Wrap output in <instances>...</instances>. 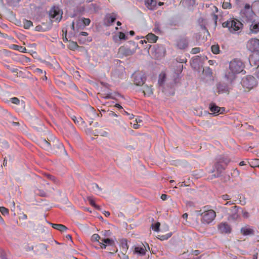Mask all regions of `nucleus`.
<instances>
[{"instance_id": "1", "label": "nucleus", "mask_w": 259, "mask_h": 259, "mask_svg": "<svg viewBox=\"0 0 259 259\" xmlns=\"http://www.w3.org/2000/svg\"><path fill=\"white\" fill-rule=\"evenodd\" d=\"M243 64L240 60H233L230 62L229 69L225 73V77L231 83L235 79L236 74L243 71Z\"/></svg>"}, {"instance_id": "2", "label": "nucleus", "mask_w": 259, "mask_h": 259, "mask_svg": "<svg viewBox=\"0 0 259 259\" xmlns=\"http://www.w3.org/2000/svg\"><path fill=\"white\" fill-rule=\"evenodd\" d=\"M203 211L201 213L202 215L201 222L203 224H209L211 223L216 217L215 212L211 209H208V206H204Z\"/></svg>"}, {"instance_id": "3", "label": "nucleus", "mask_w": 259, "mask_h": 259, "mask_svg": "<svg viewBox=\"0 0 259 259\" xmlns=\"http://www.w3.org/2000/svg\"><path fill=\"white\" fill-rule=\"evenodd\" d=\"M224 27H228L231 33H235L242 28V24L236 19L230 20L223 23Z\"/></svg>"}, {"instance_id": "4", "label": "nucleus", "mask_w": 259, "mask_h": 259, "mask_svg": "<svg viewBox=\"0 0 259 259\" xmlns=\"http://www.w3.org/2000/svg\"><path fill=\"white\" fill-rule=\"evenodd\" d=\"M137 45L135 42L131 43L130 46L125 45L120 47L118 54L120 56H128L133 55L136 52Z\"/></svg>"}, {"instance_id": "5", "label": "nucleus", "mask_w": 259, "mask_h": 259, "mask_svg": "<svg viewBox=\"0 0 259 259\" xmlns=\"http://www.w3.org/2000/svg\"><path fill=\"white\" fill-rule=\"evenodd\" d=\"M249 61L250 65L255 68V74L259 78V52H254L250 56Z\"/></svg>"}, {"instance_id": "6", "label": "nucleus", "mask_w": 259, "mask_h": 259, "mask_svg": "<svg viewBox=\"0 0 259 259\" xmlns=\"http://www.w3.org/2000/svg\"><path fill=\"white\" fill-rule=\"evenodd\" d=\"M241 208L235 205L232 207L228 212V220L229 221H235L240 219L239 210Z\"/></svg>"}, {"instance_id": "7", "label": "nucleus", "mask_w": 259, "mask_h": 259, "mask_svg": "<svg viewBox=\"0 0 259 259\" xmlns=\"http://www.w3.org/2000/svg\"><path fill=\"white\" fill-rule=\"evenodd\" d=\"M256 84V80L252 76H248L242 80L243 87L248 90L253 89Z\"/></svg>"}, {"instance_id": "8", "label": "nucleus", "mask_w": 259, "mask_h": 259, "mask_svg": "<svg viewBox=\"0 0 259 259\" xmlns=\"http://www.w3.org/2000/svg\"><path fill=\"white\" fill-rule=\"evenodd\" d=\"M247 49L251 52H258L259 49V39L256 38H251L249 39L246 44Z\"/></svg>"}, {"instance_id": "9", "label": "nucleus", "mask_w": 259, "mask_h": 259, "mask_svg": "<svg viewBox=\"0 0 259 259\" xmlns=\"http://www.w3.org/2000/svg\"><path fill=\"white\" fill-rule=\"evenodd\" d=\"M134 82L136 85H142L145 81L144 74L140 72H135L133 75Z\"/></svg>"}, {"instance_id": "10", "label": "nucleus", "mask_w": 259, "mask_h": 259, "mask_svg": "<svg viewBox=\"0 0 259 259\" xmlns=\"http://www.w3.org/2000/svg\"><path fill=\"white\" fill-rule=\"evenodd\" d=\"M249 32L250 33L256 34L259 32V21L253 20L249 22Z\"/></svg>"}, {"instance_id": "11", "label": "nucleus", "mask_w": 259, "mask_h": 259, "mask_svg": "<svg viewBox=\"0 0 259 259\" xmlns=\"http://www.w3.org/2000/svg\"><path fill=\"white\" fill-rule=\"evenodd\" d=\"M177 47L178 49L184 50L188 46V41L186 37H181L177 41Z\"/></svg>"}, {"instance_id": "12", "label": "nucleus", "mask_w": 259, "mask_h": 259, "mask_svg": "<svg viewBox=\"0 0 259 259\" xmlns=\"http://www.w3.org/2000/svg\"><path fill=\"white\" fill-rule=\"evenodd\" d=\"M147 251L146 246L142 243L135 246L134 249V253L140 255H145Z\"/></svg>"}, {"instance_id": "13", "label": "nucleus", "mask_w": 259, "mask_h": 259, "mask_svg": "<svg viewBox=\"0 0 259 259\" xmlns=\"http://www.w3.org/2000/svg\"><path fill=\"white\" fill-rule=\"evenodd\" d=\"M102 242L100 243V245L101 248L105 249L107 245H113L114 241L113 240L110 238H102Z\"/></svg>"}, {"instance_id": "14", "label": "nucleus", "mask_w": 259, "mask_h": 259, "mask_svg": "<svg viewBox=\"0 0 259 259\" xmlns=\"http://www.w3.org/2000/svg\"><path fill=\"white\" fill-rule=\"evenodd\" d=\"M50 15L52 18H55L58 21H60L62 18V15L59 11H57L55 8H53L50 11Z\"/></svg>"}, {"instance_id": "15", "label": "nucleus", "mask_w": 259, "mask_h": 259, "mask_svg": "<svg viewBox=\"0 0 259 259\" xmlns=\"http://www.w3.org/2000/svg\"><path fill=\"white\" fill-rule=\"evenodd\" d=\"M218 229L222 233H228L231 232V228L227 223H221L218 226Z\"/></svg>"}, {"instance_id": "16", "label": "nucleus", "mask_w": 259, "mask_h": 259, "mask_svg": "<svg viewBox=\"0 0 259 259\" xmlns=\"http://www.w3.org/2000/svg\"><path fill=\"white\" fill-rule=\"evenodd\" d=\"M222 161L220 160L215 164V168L218 172L217 177H219L221 175L222 171L225 169L226 166L229 161H228L227 162H226L225 165H223L222 164Z\"/></svg>"}, {"instance_id": "17", "label": "nucleus", "mask_w": 259, "mask_h": 259, "mask_svg": "<svg viewBox=\"0 0 259 259\" xmlns=\"http://www.w3.org/2000/svg\"><path fill=\"white\" fill-rule=\"evenodd\" d=\"M209 109L212 114L222 113L224 111V108H221L219 106H216L215 104H211L210 105Z\"/></svg>"}, {"instance_id": "18", "label": "nucleus", "mask_w": 259, "mask_h": 259, "mask_svg": "<svg viewBox=\"0 0 259 259\" xmlns=\"http://www.w3.org/2000/svg\"><path fill=\"white\" fill-rule=\"evenodd\" d=\"M145 4L150 10H154L157 8V3L155 0H146Z\"/></svg>"}, {"instance_id": "19", "label": "nucleus", "mask_w": 259, "mask_h": 259, "mask_svg": "<svg viewBox=\"0 0 259 259\" xmlns=\"http://www.w3.org/2000/svg\"><path fill=\"white\" fill-rule=\"evenodd\" d=\"M241 233L243 235H250L254 234V231L252 228L245 226L241 229Z\"/></svg>"}, {"instance_id": "20", "label": "nucleus", "mask_w": 259, "mask_h": 259, "mask_svg": "<svg viewBox=\"0 0 259 259\" xmlns=\"http://www.w3.org/2000/svg\"><path fill=\"white\" fill-rule=\"evenodd\" d=\"M37 253L38 255L45 254L47 253V246L45 244L39 245L36 250Z\"/></svg>"}, {"instance_id": "21", "label": "nucleus", "mask_w": 259, "mask_h": 259, "mask_svg": "<svg viewBox=\"0 0 259 259\" xmlns=\"http://www.w3.org/2000/svg\"><path fill=\"white\" fill-rule=\"evenodd\" d=\"M218 92L220 93H227L229 92V89L227 85L224 84L220 83L217 86Z\"/></svg>"}, {"instance_id": "22", "label": "nucleus", "mask_w": 259, "mask_h": 259, "mask_svg": "<svg viewBox=\"0 0 259 259\" xmlns=\"http://www.w3.org/2000/svg\"><path fill=\"white\" fill-rule=\"evenodd\" d=\"M146 38L149 42L154 43L157 41V40L158 39V36H157L155 34L151 33L148 34L146 35Z\"/></svg>"}, {"instance_id": "23", "label": "nucleus", "mask_w": 259, "mask_h": 259, "mask_svg": "<svg viewBox=\"0 0 259 259\" xmlns=\"http://www.w3.org/2000/svg\"><path fill=\"white\" fill-rule=\"evenodd\" d=\"M143 93L145 96H150L153 94L151 86L145 85L143 88Z\"/></svg>"}, {"instance_id": "24", "label": "nucleus", "mask_w": 259, "mask_h": 259, "mask_svg": "<svg viewBox=\"0 0 259 259\" xmlns=\"http://www.w3.org/2000/svg\"><path fill=\"white\" fill-rule=\"evenodd\" d=\"M51 225L53 228L61 232L65 231L67 229V227L62 224H51Z\"/></svg>"}, {"instance_id": "25", "label": "nucleus", "mask_w": 259, "mask_h": 259, "mask_svg": "<svg viewBox=\"0 0 259 259\" xmlns=\"http://www.w3.org/2000/svg\"><path fill=\"white\" fill-rule=\"evenodd\" d=\"M40 146L46 150H49L51 148L50 144L45 139H43L39 142Z\"/></svg>"}, {"instance_id": "26", "label": "nucleus", "mask_w": 259, "mask_h": 259, "mask_svg": "<svg viewBox=\"0 0 259 259\" xmlns=\"http://www.w3.org/2000/svg\"><path fill=\"white\" fill-rule=\"evenodd\" d=\"M106 19L108 25L113 23L116 20V16L113 14L112 15H108L106 16Z\"/></svg>"}, {"instance_id": "27", "label": "nucleus", "mask_w": 259, "mask_h": 259, "mask_svg": "<svg viewBox=\"0 0 259 259\" xmlns=\"http://www.w3.org/2000/svg\"><path fill=\"white\" fill-rule=\"evenodd\" d=\"M68 47L71 50H75L78 47V46L76 42L69 41Z\"/></svg>"}, {"instance_id": "28", "label": "nucleus", "mask_w": 259, "mask_h": 259, "mask_svg": "<svg viewBox=\"0 0 259 259\" xmlns=\"http://www.w3.org/2000/svg\"><path fill=\"white\" fill-rule=\"evenodd\" d=\"M249 164L252 167H259V159H253L250 160L249 162Z\"/></svg>"}, {"instance_id": "29", "label": "nucleus", "mask_w": 259, "mask_h": 259, "mask_svg": "<svg viewBox=\"0 0 259 259\" xmlns=\"http://www.w3.org/2000/svg\"><path fill=\"white\" fill-rule=\"evenodd\" d=\"M244 13H249L250 14V16H252L254 15L251 9V7L249 4H246L244 7Z\"/></svg>"}, {"instance_id": "30", "label": "nucleus", "mask_w": 259, "mask_h": 259, "mask_svg": "<svg viewBox=\"0 0 259 259\" xmlns=\"http://www.w3.org/2000/svg\"><path fill=\"white\" fill-rule=\"evenodd\" d=\"M95 136H106L107 135V132L103 131L102 129H99L97 131L94 133Z\"/></svg>"}, {"instance_id": "31", "label": "nucleus", "mask_w": 259, "mask_h": 259, "mask_svg": "<svg viewBox=\"0 0 259 259\" xmlns=\"http://www.w3.org/2000/svg\"><path fill=\"white\" fill-rule=\"evenodd\" d=\"M32 26V22L30 20H24L23 22V26L25 29H29Z\"/></svg>"}, {"instance_id": "32", "label": "nucleus", "mask_w": 259, "mask_h": 259, "mask_svg": "<svg viewBox=\"0 0 259 259\" xmlns=\"http://www.w3.org/2000/svg\"><path fill=\"white\" fill-rule=\"evenodd\" d=\"M211 51L214 54H218L220 53V47L218 45L211 46Z\"/></svg>"}, {"instance_id": "33", "label": "nucleus", "mask_w": 259, "mask_h": 259, "mask_svg": "<svg viewBox=\"0 0 259 259\" xmlns=\"http://www.w3.org/2000/svg\"><path fill=\"white\" fill-rule=\"evenodd\" d=\"M35 193L38 195H40L41 196L43 197H47L48 196V193L47 192H45L43 190H39V189H36L35 191Z\"/></svg>"}, {"instance_id": "34", "label": "nucleus", "mask_w": 259, "mask_h": 259, "mask_svg": "<svg viewBox=\"0 0 259 259\" xmlns=\"http://www.w3.org/2000/svg\"><path fill=\"white\" fill-rule=\"evenodd\" d=\"M165 79V74L164 73H162L159 75L158 79V83L161 85L163 83Z\"/></svg>"}, {"instance_id": "35", "label": "nucleus", "mask_w": 259, "mask_h": 259, "mask_svg": "<svg viewBox=\"0 0 259 259\" xmlns=\"http://www.w3.org/2000/svg\"><path fill=\"white\" fill-rule=\"evenodd\" d=\"M88 200L90 204L91 205H92L93 206L95 207V208H96L97 209L100 208V207L99 206H98L97 205H96V204L95 203V201L94 200L93 198H92L91 197H88Z\"/></svg>"}, {"instance_id": "36", "label": "nucleus", "mask_w": 259, "mask_h": 259, "mask_svg": "<svg viewBox=\"0 0 259 259\" xmlns=\"http://www.w3.org/2000/svg\"><path fill=\"white\" fill-rule=\"evenodd\" d=\"M11 102L15 105H19L21 103L20 100L17 97L11 98L10 100Z\"/></svg>"}, {"instance_id": "37", "label": "nucleus", "mask_w": 259, "mask_h": 259, "mask_svg": "<svg viewBox=\"0 0 259 259\" xmlns=\"http://www.w3.org/2000/svg\"><path fill=\"white\" fill-rule=\"evenodd\" d=\"M230 0H224V2L223 4V8L224 9H230L231 8V5L229 2Z\"/></svg>"}, {"instance_id": "38", "label": "nucleus", "mask_w": 259, "mask_h": 259, "mask_svg": "<svg viewBox=\"0 0 259 259\" xmlns=\"http://www.w3.org/2000/svg\"><path fill=\"white\" fill-rule=\"evenodd\" d=\"M160 226V223L157 222L156 223H155L154 224H152L151 226V227L154 231H155L156 232H158V231H159Z\"/></svg>"}, {"instance_id": "39", "label": "nucleus", "mask_w": 259, "mask_h": 259, "mask_svg": "<svg viewBox=\"0 0 259 259\" xmlns=\"http://www.w3.org/2000/svg\"><path fill=\"white\" fill-rule=\"evenodd\" d=\"M101 239L100 236L97 234H94L92 236V240L94 241H99Z\"/></svg>"}, {"instance_id": "40", "label": "nucleus", "mask_w": 259, "mask_h": 259, "mask_svg": "<svg viewBox=\"0 0 259 259\" xmlns=\"http://www.w3.org/2000/svg\"><path fill=\"white\" fill-rule=\"evenodd\" d=\"M0 211L4 215L8 213V209L5 207H0Z\"/></svg>"}, {"instance_id": "41", "label": "nucleus", "mask_w": 259, "mask_h": 259, "mask_svg": "<svg viewBox=\"0 0 259 259\" xmlns=\"http://www.w3.org/2000/svg\"><path fill=\"white\" fill-rule=\"evenodd\" d=\"M242 217L245 219H247L249 217L250 215L248 211L246 210H242Z\"/></svg>"}, {"instance_id": "42", "label": "nucleus", "mask_w": 259, "mask_h": 259, "mask_svg": "<svg viewBox=\"0 0 259 259\" xmlns=\"http://www.w3.org/2000/svg\"><path fill=\"white\" fill-rule=\"evenodd\" d=\"M200 48H193L191 51V53L192 54H196L200 52Z\"/></svg>"}, {"instance_id": "43", "label": "nucleus", "mask_w": 259, "mask_h": 259, "mask_svg": "<svg viewBox=\"0 0 259 259\" xmlns=\"http://www.w3.org/2000/svg\"><path fill=\"white\" fill-rule=\"evenodd\" d=\"M72 119L74 121L75 123L79 124L80 121H81L82 119L81 118H78V119L75 116H73L72 117Z\"/></svg>"}, {"instance_id": "44", "label": "nucleus", "mask_w": 259, "mask_h": 259, "mask_svg": "<svg viewBox=\"0 0 259 259\" xmlns=\"http://www.w3.org/2000/svg\"><path fill=\"white\" fill-rule=\"evenodd\" d=\"M82 22L83 23L84 25L88 26V25H89V24H90V23L91 22V21L88 18H83L82 19Z\"/></svg>"}, {"instance_id": "45", "label": "nucleus", "mask_w": 259, "mask_h": 259, "mask_svg": "<svg viewBox=\"0 0 259 259\" xmlns=\"http://www.w3.org/2000/svg\"><path fill=\"white\" fill-rule=\"evenodd\" d=\"M119 38L120 39H126V37L125 34L121 32H120L119 33Z\"/></svg>"}, {"instance_id": "46", "label": "nucleus", "mask_w": 259, "mask_h": 259, "mask_svg": "<svg viewBox=\"0 0 259 259\" xmlns=\"http://www.w3.org/2000/svg\"><path fill=\"white\" fill-rule=\"evenodd\" d=\"M171 236V233H168V234H166V235L161 236L160 239H161V240L167 239L168 238H169Z\"/></svg>"}, {"instance_id": "47", "label": "nucleus", "mask_w": 259, "mask_h": 259, "mask_svg": "<svg viewBox=\"0 0 259 259\" xmlns=\"http://www.w3.org/2000/svg\"><path fill=\"white\" fill-rule=\"evenodd\" d=\"M222 199L224 200H227L230 199V197L228 195H223L222 196Z\"/></svg>"}, {"instance_id": "48", "label": "nucleus", "mask_w": 259, "mask_h": 259, "mask_svg": "<svg viewBox=\"0 0 259 259\" xmlns=\"http://www.w3.org/2000/svg\"><path fill=\"white\" fill-rule=\"evenodd\" d=\"M111 234V232H110V231L107 230V231H105L104 232V235L105 236H110Z\"/></svg>"}, {"instance_id": "49", "label": "nucleus", "mask_w": 259, "mask_h": 259, "mask_svg": "<svg viewBox=\"0 0 259 259\" xmlns=\"http://www.w3.org/2000/svg\"><path fill=\"white\" fill-rule=\"evenodd\" d=\"M139 127V125L138 124V123H134L133 125V127L135 129H137Z\"/></svg>"}, {"instance_id": "50", "label": "nucleus", "mask_w": 259, "mask_h": 259, "mask_svg": "<svg viewBox=\"0 0 259 259\" xmlns=\"http://www.w3.org/2000/svg\"><path fill=\"white\" fill-rule=\"evenodd\" d=\"M121 259H129L128 255L125 254H123L121 257Z\"/></svg>"}, {"instance_id": "51", "label": "nucleus", "mask_w": 259, "mask_h": 259, "mask_svg": "<svg viewBox=\"0 0 259 259\" xmlns=\"http://www.w3.org/2000/svg\"><path fill=\"white\" fill-rule=\"evenodd\" d=\"M161 198L163 200H165L167 198V195L166 194H162L161 196Z\"/></svg>"}, {"instance_id": "52", "label": "nucleus", "mask_w": 259, "mask_h": 259, "mask_svg": "<svg viewBox=\"0 0 259 259\" xmlns=\"http://www.w3.org/2000/svg\"><path fill=\"white\" fill-rule=\"evenodd\" d=\"M79 35L82 36H87L88 33L87 32L82 31L80 33Z\"/></svg>"}, {"instance_id": "53", "label": "nucleus", "mask_w": 259, "mask_h": 259, "mask_svg": "<svg viewBox=\"0 0 259 259\" xmlns=\"http://www.w3.org/2000/svg\"><path fill=\"white\" fill-rule=\"evenodd\" d=\"M3 165L4 166H6L7 165V158L6 157H5L4 158V162H3Z\"/></svg>"}, {"instance_id": "54", "label": "nucleus", "mask_w": 259, "mask_h": 259, "mask_svg": "<svg viewBox=\"0 0 259 259\" xmlns=\"http://www.w3.org/2000/svg\"><path fill=\"white\" fill-rule=\"evenodd\" d=\"M35 71L36 72L38 73H41L42 74L43 73L42 70L41 69H39V68L36 69Z\"/></svg>"}, {"instance_id": "55", "label": "nucleus", "mask_w": 259, "mask_h": 259, "mask_svg": "<svg viewBox=\"0 0 259 259\" xmlns=\"http://www.w3.org/2000/svg\"><path fill=\"white\" fill-rule=\"evenodd\" d=\"M188 214H187V213H184V214H183L182 217H183V218H184V219H186H186H187V218H188Z\"/></svg>"}, {"instance_id": "56", "label": "nucleus", "mask_w": 259, "mask_h": 259, "mask_svg": "<svg viewBox=\"0 0 259 259\" xmlns=\"http://www.w3.org/2000/svg\"><path fill=\"white\" fill-rule=\"evenodd\" d=\"M105 215L107 217H109L110 213L109 211H105V212L104 213Z\"/></svg>"}, {"instance_id": "57", "label": "nucleus", "mask_w": 259, "mask_h": 259, "mask_svg": "<svg viewBox=\"0 0 259 259\" xmlns=\"http://www.w3.org/2000/svg\"><path fill=\"white\" fill-rule=\"evenodd\" d=\"M41 27L40 26H37L35 27V30L37 31H40Z\"/></svg>"}, {"instance_id": "58", "label": "nucleus", "mask_w": 259, "mask_h": 259, "mask_svg": "<svg viewBox=\"0 0 259 259\" xmlns=\"http://www.w3.org/2000/svg\"><path fill=\"white\" fill-rule=\"evenodd\" d=\"M66 34H67V31H65V37L63 36V40L64 41H67V38L66 37Z\"/></svg>"}, {"instance_id": "59", "label": "nucleus", "mask_w": 259, "mask_h": 259, "mask_svg": "<svg viewBox=\"0 0 259 259\" xmlns=\"http://www.w3.org/2000/svg\"><path fill=\"white\" fill-rule=\"evenodd\" d=\"M115 107H117L119 109H122V107H121V106L120 105H119V104H116L115 105Z\"/></svg>"}, {"instance_id": "60", "label": "nucleus", "mask_w": 259, "mask_h": 259, "mask_svg": "<svg viewBox=\"0 0 259 259\" xmlns=\"http://www.w3.org/2000/svg\"><path fill=\"white\" fill-rule=\"evenodd\" d=\"M13 48H14V49L18 50H19V48H20V47L17 46V45H14L13 46Z\"/></svg>"}, {"instance_id": "61", "label": "nucleus", "mask_w": 259, "mask_h": 259, "mask_svg": "<svg viewBox=\"0 0 259 259\" xmlns=\"http://www.w3.org/2000/svg\"><path fill=\"white\" fill-rule=\"evenodd\" d=\"M12 124H13L14 125H15V126H18V125H19V122H13Z\"/></svg>"}, {"instance_id": "62", "label": "nucleus", "mask_w": 259, "mask_h": 259, "mask_svg": "<svg viewBox=\"0 0 259 259\" xmlns=\"http://www.w3.org/2000/svg\"><path fill=\"white\" fill-rule=\"evenodd\" d=\"M58 147L59 148H61V149H63V148H64L63 145L61 143H59Z\"/></svg>"}, {"instance_id": "63", "label": "nucleus", "mask_w": 259, "mask_h": 259, "mask_svg": "<svg viewBox=\"0 0 259 259\" xmlns=\"http://www.w3.org/2000/svg\"><path fill=\"white\" fill-rule=\"evenodd\" d=\"M239 165L241 166L245 165L244 161H241L240 162Z\"/></svg>"}, {"instance_id": "64", "label": "nucleus", "mask_w": 259, "mask_h": 259, "mask_svg": "<svg viewBox=\"0 0 259 259\" xmlns=\"http://www.w3.org/2000/svg\"><path fill=\"white\" fill-rule=\"evenodd\" d=\"M66 238L71 240V236L70 235H67L66 236Z\"/></svg>"}]
</instances>
